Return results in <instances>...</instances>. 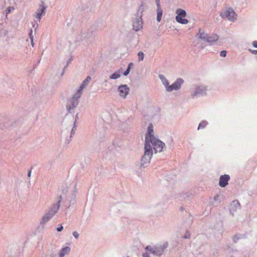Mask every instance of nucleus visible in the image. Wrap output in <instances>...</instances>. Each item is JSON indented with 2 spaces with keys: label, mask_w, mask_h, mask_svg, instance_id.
Instances as JSON below:
<instances>
[{
  "label": "nucleus",
  "mask_w": 257,
  "mask_h": 257,
  "mask_svg": "<svg viewBox=\"0 0 257 257\" xmlns=\"http://www.w3.org/2000/svg\"><path fill=\"white\" fill-rule=\"evenodd\" d=\"M145 140V153L142 159L143 164L149 163L151 159L153 151L151 144H152L156 152H162L165 146V144L163 142L154 137L153 126L152 124H150L148 126Z\"/></svg>",
  "instance_id": "1"
},
{
  "label": "nucleus",
  "mask_w": 257,
  "mask_h": 257,
  "mask_svg": "<svg viewBox=\"0 0 257 257\" xmlns=\"http://www.w3.org/2000/svg\"><path fill=\"white\" fill-rule=\"evenodd\" d=\"M62 197L60 196L58 200L57 204L54 205L53 207L42 218L41 223L44 224L50 220L57 212L59 207L60 202L61 201Z\"/></svg>",
  "instance_id": "2"
},
{
  "label": "nucleus",
  "mask_w": 257,
  "mask_h": 257,
  "mask_svg": "<svg viewBox=\"0 0 257 257\" xmlns=\"http://www.w3.org/2000/svg\"><path fill=\"white\" fill-rule=\"evenodd\" d=\"M91 79V78L90 76H87L86 78L83 81L82 83L80 86V88L78 91L77 92L76 94H75V96H77V99H75L74 97L72 99V104H73V107H75L76 105H77L78 103V100L77 99L79 98L81 94V91L82 90L87 86L88 84V83L90 81Z\"/></svg>",
  "instance_id": "3"
},
{
  "label": "nucleus",
  "mask_w": 257,
  "mask_h": 257,
  "mask_svg": "<svg viewBox=\"0 0 257 257\" xmlns=\"http://www.w3.org/2000/svg\"><path fill=\"white\" fill-rule=\"evenodd\" d=\"M176 13L177 14L176 20L178 23L182 24H187L188 23V20L185 19L186 13L185 10L178 9L176 11Z\"/></svg>",
  "instance_id": "4"
},
{
  "label": "nucleus",
  "mask_w": 257,
  "mask_h": 257,
  "mask_svg": "<svg viewBox=\"0 0 257 257\" xmlns=\"http://www.w3.org/2000/svg\"><path fill=\"white\" fill-rule=\"evenodd\" d=\"M222 18L227 19L228 20L233 22L236 19V14L232 9L229 8L220 14Z\"/></svg>",
  "instance_id": "5"
},
{
  "label": "nucleus",
  "mask_w": 257,
  "mask_h": 257,
  "mask_svg": "<svg viewBox=\"0 0 257 257\" xmlns=\"http://www.w3.org/2000/svg\"><path fill=\"white\" fill-rule=\"evenodd\" d=\"M184 80L181 78H178L172 85L168 86L167 91L168 92L172 91L174 90H178L183 83Z\"/></svg>",
  "instance_id": "6"
},
{
  "label": "nucleus",
  "mask_w": 257,
  "mask_h": 257,
  "mask_svg": "<svg viewBox=\"0 0 257 257\" xmlns=\"http://www.w3.org/2000/svg\"><path fill=\"white\" fill-rule=\"evenodd\" d=\"M118 91L120 97L125 98L130 92V88L127 85H121L118 88Z\"/></svg>",
  "instance_id": "7"
},
{
  "label": "nucleus",
  "mask_w": 257,
  "mask_h": 257,
  "mask_svg": "<svg viewBox=\"0 0 257 257\" xmlns=\"http://www.w3.org/2000/svg\"><path fill=\"white\" fill-rule=\"evenodd\" d=\"M145 249L147 251H150L152 253L157 255H161L163 251L162 248L151 247L150 246H147Z\"/></svg>",
  "instance_id": "8"
},
{
  "label": "nucleus",
  "mask_w": 257,
  "mask_h": 257,
  "mask_svg": "<svg viewBox=\"0 0 257 257\" xmlns=\"http://www.w3.org/2000/svg\"><path fill=\"white\" fill-rule=\"evenodd\" d=\"M230 179L228 175H224L220 176L219 181V185L221 187H224L228 184V182Z\"/></svg>",
  "instance_id": "9"
},
{
  "label": "nucleus",
  "mask_w": 257,
  "mask_h": 257,
  "mask_svg": "<svg viewBox=\"0 0 257 257\" xmlns=\"http://www.w3.org/2000/svg\"><path fill=\"white\" fill-rule=\"evenodd\" d=\"M206 91V87L204 86H198L196 88L195 91L191 94V96L192 97H194L195 96L203 94L205 93V91Z\"/></svg>",
  "instance_id": "10"
},
{
  "label": "nucleus",
  "mask_w": 257,
  "mask_h": 257,
  "mask_svg": "<svg viewBox=\"0 0 257 257\" xmlns=\"http://www.w3.org/2000/svg\"><path fill=\"white\" fill-rule=\"evenodd\" d=\"M46 8L44 6V3L40 6V8L37 10L36 13V18L40 21L42 15L45 13Z\"/></svg>",
  "instance_id": "11"
},
{
  "label": "nucleus",
  "mask_w": 257,
  "mask_h": 257,
  "mask_svg": "<svg viewBox=\"0 0 257 257\" xmlns=\"http://www.w3.org/2000/svg\"><path fill=\"white\" fill-rule=\"evenodd\" d=\"M218 39V37L216 34H213L210 36H208L207 37L206 41L208 43H213L216 42Z\"/></svg>",
  "instance_id": "12"
},
{
  "label": "nucleus",
  "mask_w": 257,
  "mask_h": 257,
  "mask_svg": "<svg viewBox=\"0 0 257 257\" xmlns=\"http://www.w3.org/2000/svg\"><path fill=\"white\" fill-rule=\"evenodd\" d=\"M198 37L201 40L206 41L208 35L204 33L202 30H199V33L197 34Z\"/></svg>",
  "instance_id": "13"
},
{
  "label": "nucleus",
  "mask_w": 257,
  "mask_h": 257,
  "mask_svg": "<svg viewBox=\"0 0 257 257\" xmlns=\"http://www.w3.org/2000/svg\"><path fill=\"white\" fill-rule=\"evenodd\" d=\"M70 251V248L66 246L63 248L60 252V257H64L65 254H68Z\"/></svg>",
  "instance_id": "14"
},
{
  "label": "nucleus",
  "mask_w": 257,
  "mask_h": 257,
  "mask_svg": "<svg viewBox=\"0 0 257 257\" xmlns=\"http://www.w3.org/2000/svg\"><path fill=\"white\" fill-rule=\"evenodd\" d=\"M158 9H157V20L158 22H160L161 20L162 14H163V11L161 9L159 4H158Z\"/></svg>",
  "instance_id": "15"
},
{
  "label": "nucleus",
  "mask_w": 257,
  "mask_h": 257,
  "mask_svg": "<svg viewBox=\"0 0 257 257\" xmlns=\"http://www.w3.org/2000/svg\"><path fill=\"white\" fill-rule=\"evenodd\" d=\"M160 79L162 80V82L163 85L165 86L166 89L167 90V87L169 85V83L165 78V77L162 75H160L159 76Z\"/></svg>",
  "instance_id": "16"
},
{
  "label": "nucleus",
  "mask_w": 257,
  "mask_h": 257,
  "mask_svg": "<svg viewBox=\"0 0 257 257\" xmlns=\"http://www.w3.org/2000/svg\"><path fill=\"white\" fill-rule=\"evenodd\" d=\"M133 26L136 31H138L142 27V23L138 21H135L133 23Z\"/></svg>",
  "instance_id": "17"
},
{
  "label": "nucleus",
  "mask_w": 257,
  "mask_h": 257,
  "mask_svg": "<svg viewBox=\"0 0 257 257\" xmlns=\"http://www.w3.org/2000/svg\"><path fill=\"white\" fill-rule=\"evenodd\" d=\"M120 76V72H116L112 74L110 76V79H116L118 78H119Z\"/></svg>",
  "instance_id": "18"
},
{
  "label": "nucleus",
  "mask_w": 257,
  "mask_h": 257,
  "mask_svg": "<svg viewBox=\"0 0 257 257\" xmlns=\"http://www.w3.org/2000/svg\"><path fill=\"white\" fill-rule=\"evenodd\" d=\"M138 56L139 57V61H141L144 59V54L142 52H139L138 54Z\"/></svg>",
  "instance_id": "19"
},
{
  "label": "nucleus",
  "mask_w": 257,
  "mask_h": 257,
  "mask_svg": "<svg viewBox=\"0 0 257 257\" xmlns=\"http://www.w3.org/2000/svg\"><path fill=\"white\" fill-rule=\"evenodd\" d=\"M206 124H207V122L206 121H203L201 122L199 124L198 129L199 130L201 128L204 127L206 125Z\"/></svg>",
  "instance_id": "20"
},
{
  "label": "nucleus",
  "mask_w": 257,
  "mask_h": 257,
  "mask_svg": "<svg viewBox=\"0 0 257 257\" xmlns=\"http://www.w3.org/2000/svg\"><path fill=\"white\" fill-rule=\"evenodd\" d=\"M130 65H131V64H130L128 66V67L127 68V69L124 71V72L123 73V75L126 76L127 75L129 72H130Z\"/></svg>",
  "instance_id": "21"
},
{
  "label": "nucleus",
  "mask_w": 257,
  "mask_h": 257,
  "mask_svg": "<svg viewBox=\"0 0 257 257\" xmlns=\"http://www.w3.org/2000/svg\"><path fill=\"white\" fill-rule=\"evenodd\" d=\"M226 53H227V52L226 51H222L220 52V56L221 57H225L226 55Z\"/></svg>",
  "instance_id": "22"
},
{
  "label": "nucleus",
  "mask_w": 257,
  "mask_h": 257,
  "mask_svg": "<svg viewBox=\"0 0 257 257\" xmlns=\"http://www.w3.org/2000/svg\"><path fill=\"white\" fill-rule=\"evenodd\" d=\"M32 31L31 30V33L30 34V39L31 40V44H32V46H34L33 37L32 35Z\"/></svg>",
  "instance_id": "23"
},
{
  "label": "nucleus",
  "mask_w": 257,
  "mask_h": 257,
  "mask_svg": "<svg viewBox=\"0 0 257 257\" xmlns=\"http://www.w3.org/2000/svg\"><path fill=\"white\" fill-rule=\"evenodd\" d=\"M73 234L76 238H77L79 236V233L76 231L73 232Z\"/></svg>",
  "instance_id": "24"
},
{
  "label": "nucleus",
  "mask_w": 257,
  "mask_h": 257,
  "mask_svg": "<svg viewBox=\"0 0 257 257\" xmlns=\"http://www.w3.org/2000/svg\"><path fill=\"white\" fill-rule=\"evenodd\" d=\"M249 51H250L252 54H257V50H251V49H249Z\"/></svg>",
  "instance_id": "25"
},
{
  "label": "nucleus",
  "mask_w": 257,
  "mask_h": 257,
  "mask_svg": "<svg viewBox=\"0 0 257 257\" xmlns=\"http://www.w3.org/2000/svg\"><path fill=\"white\" fill-rule=\"evenodd\" d=\"M63 228V226L62 225H60L59 227H58L57 228V230L58 231H61L62 230Z\"/></svg>",
  "instance_id": "26"
},
{
  "label": "nucleus",
  "mask_w": 257,
  "mask_h": 257,
  "mask_svg": "<svg viewBox=\"0 0 257 257\" xmlns=\"http://www.w3.org/2000/svg\"><path fill=\"white\" fill-rule=\"evenodd\" d=\"M233 204L234 205H237L239 206V203H238V201H233L232 205H233Z\"/></svg>",
  "instance_id": "27"
},
{
  "label": "nucleus",
  "mask_w": 257,
  "mask_h": 257,
  "mask_svg": "<svg viewBox=\"0 0 257 257\" xmlns=\"http://www.w3.org/2000/svg\"><path fill=\"white\" fill-rule=\"evenodd\" d=\"M252 45L254 47L257 48V41L253 42Z\"/></svg>",
  "instance_id": "28"
},
{
  "label": "nucleus",
  "mask_w": 257,
  "mask_h": 257,
  "mask_svg": "<svg viewBox=\"0 0 257 257\" xmlns=\"http://www.w3.org/2000/svg\"><path fill=\"white\" fill-rule=\"evenodd\" d=\"M143 257H149L147 253H145L143 254Z\"/></svg>",
  "instance_id": "29"
},
{
  "label": "nucleus",
  "mask_w": 257,
  "mask_h": 257,
  "mask_svg": "<svg viewBox=\"0 0 257 257\" xmlns=\"http://www.w3.org/2000/svg\"><path fill=\"white\" fill-rule=\"evenodd\" d=\"M31 170H30V171L29 172V173H28V177H30V176H31Z\"/></svg>",
  "instance_id": "30"
},
{
  "label": "nucleus",
  "mask_w": 257,
  "mask_h": 257,
  "mask_svg": "<svg viewBox=\"0 0 257 257\" xmlns=\"http://www.w3.org/2000/svg\"><path fill=\"white\" fill-rule=\"evenodd\" d=\"M70 109H71V108L70 107H68V110H70Z\"/></svg>",
  "instance_id": "31"
},
{
  "label": "nucleus",
  "mask_w": 257,
  "mask_h": 257,
  "mask_svg": "<svg viewBox=\"0 0 257 257\" xmlns=\"http://www.w3.org/2000/svg\"><path fill=\"white\" fill-rule=\"evenodd\" d=\"M158 4H159V0H158Z\"/></svg>",
  "instance_id": "32"
}]
</instances>
